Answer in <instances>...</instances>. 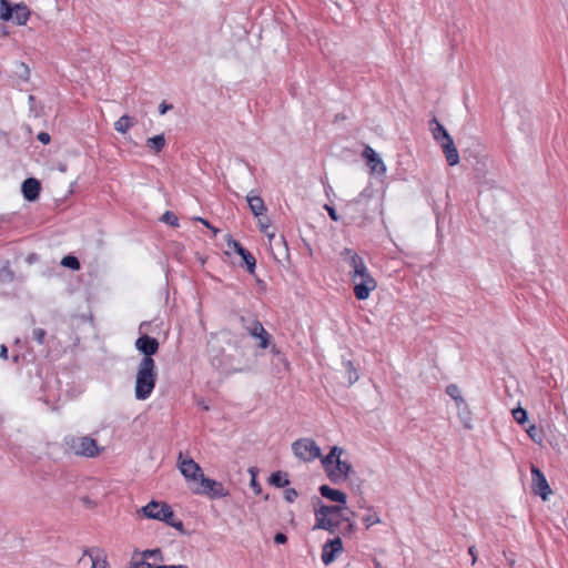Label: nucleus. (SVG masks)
<instances>
[{
	"label": "nucleus",
	"mask_w": 568,
	"mask_h": 568,
	"mask_svg": "<svg viewBox=\"0 0 568 568\" xmlns=\"http://www.w3.org/2000/svg\"><path fill=\"white\" fill-rule=\"evenodd\" d=\"M458 408V417L463 424V426L467 429H471L473 428V425H471V412H470V408L469 406L467 405L466 402H464V404H462L460 407H457Z\"/></svg>",
	"instance_id": "bb28decb"
},
{
	"label": "nucleus",
	"mask_w": 568,
	"mask_h": 568,
	"mask_svg": "<svg viewBox=\"0 0 568 568\" xmlns=\"http://www.w3.org/2000/svg\"><path fill=\"white\" fill-rule=\"evenodd\" d=\"M287 541V536L284 532H276L274 536V542L277 545H283Z\"/></svg>",
	"instance_id": "37998d69"
},
{
	"label": "nucleus",
	"mask_w": 568,
	"mask_h": 568,
	"mask_svg": "<svg viewBox=\"0 0 568 568\" xmlns=\"http://www.w3.org/2000/svg\"><path fill=\"white\" fill-rule=\"evenodd\" d=\"M363 158L366 160V164L369 166L372 174H384L386 172L385 163L382 161L379 154L369 145L365 146Z\"/></svg>",
	"instance_id": "f8f14e48"
},
{
	"label": "nucleus",
	"mask_w": 568,
	"mask_h": 568,
	"mask_svg": "<svg viewBox=\"0 0 568 568\" xmlns=\"http://www.w3.org/2000/svg\"><path fill=\"white\" fill-rule=\"evenodd\" d=\"M373 562H374V567H375V568H387V567H384V566L382 565V562H381L377 558H374V559H373Z\"/></svg>",
	"instance_id": "864d4df0"
},
{
	"label": "nucleus",
	"mask_w": 568,
	"mask_h": 568,
	"mask_svg": "<svg viewBox=\"0 0 568 568\" xmlns=\"http://www.w3.org/2000/svg\"><path fill=\"white\" fill-rule=\"evenodd\" d=\"M144 559L153 558L155 560H163V555L160 548L146 549L140 554Z\"/></svg>",
	"instance_id": "c9c22d12"
},
{
	"label": "nucleus",
	"mask_w": 568,
	"mask_h": 568,
	"mask_svg": "<svg viewBox=\"0 0 568 568\" xmlns=\"http://www.w3.org/2000/svg\"><path fill=\"white\" fill-rule=\"evenodd\" d=\"M297 491L295 488H286L284 491V498L287 503H293L297 497Z\"/></svg>",
	"instance_id": "a19ab883"
},
{
	"label": "nucleus",
	"mask_w": 568,
	"mask_h": 568,
	"mask_svg": "<svg viewBox=\"0 0 568 568\" xmlns=\"http://www.w3.org/2000/svg\"><path fill=\"white\" fill-rule=\"evenodd\" d=\"M343 454V448L338 446H333L329 450V453L322 458V464L327 470L328 468L333 467L337 460L341 459V455Z\"/></svg>",
	"instance_id": "412c9836"
},
{
	"label": "nucleus",
	"mask_w": 568,
	"mask_h": 568,
	"mask_svg": "<svg viewBox=\"0 0 568 568\" xmlns=\"http://www.w3.org/2000/svg\"><path fill=\"white\" fill-rule=\"evenodd\" d=\"M19 69H20V71H18L19 77L21 79H23L24 81H28L29 77H30V69H29V67L27 64H24V63H20Z\"/></svg>",
	"instance_id": "79ce46f5"
},
{
	"label": "nucleus",
	"mask_w": 568,
	"mask_h": 568,
	"mask_svg": "<svg viewBox=\"0 0 568 568\" xmlns=\"http://www.w3.org/2000/svg\"><path fill=\"white\" fill-rule=\"evenodd\" d=\"M29 101L33 102L34 101V97L33 95H29Z\"/></svg>",
	"instance_id": "13d9d810"
},
{
	"label": "nucleus",
	"mask_w": 568,
	"mask_h": 568,
	"mask_svg": "<svg viewBox=\"0 0 568 568\" xmlns=\"http://www.w3.org/2000/svg\"><path fill=\"white\" fill-rule=\"evenodd\" d=\"M0 358L8 359V347L4 344L0 345Z\"/></svg>",
	"instance_id": "49530a36"
},
{
	"label": "nucleus",
	"mask_w": 568,
	"mask_h": 568,
	"mask_svg": "<svg viewBox=\"0 0 568 568\" xmlns=\"http://www.w3.org/2000/svg\"><path fill=\"white\" fill-rule=\"evenodd\" d=\"M196 221L201 222L203 225H205L209 229H213V226L210 224V222L202 217H196Z\"/></svg>",
	"instance_id": "3c124183"
},
{
	"label": "nucleus",
	"mask_w": 568,
	"mask_h": 568,
	"mask_svg": "<svg viewBox=\"0 0 568 568\" xmlns=\"http://www.w3.org/2000/svg\"><path fill=\"white\" fill-rule=\"evenodd\" d=\"M135 124L136 119L134 116L124 114L114 123V130L121 134H125Z\"/></svg>",
	"instance_id": "5701e85b"
},
{
	"label": "nucleus",
	"mask_w": 568,
	"mask_h": 568,
	"mask_svg": "<svg viewBox=\"0 0 568 568\" xmlns=\"http://www.w3.org/2000/svg\"><path fill=\"white\" fill-rule=\"evenodd\" d=\"M37 139L43 143V144H48L51 140V136L48 132H40L37 136Z\"/></svg>",
	"instance_id": "c03bdc74"
},
{
	"label": "nucleus",
	"mask_w": 568,
	"mask_h": 568,
	"mask_svg": "<svg viewBox=\"0 0 568 568\" xmlns=\"http://www.w3.org/2000/svg\"><path fill=\"white\" fill-rule=\"evenodd\" d=\"M61 265L72 270V271H79L81 267L79 258L74 255H65L61 260Z\"/></svg>",
	"instance_id": "473e14b6"
},
{
	"label": "nucleus",
	"mask_w": 568,
	"mask_h": 568,
	"mask_svg": "<svg viewBox=\"0 0 568 568\" xmlns=\"http://www.w3.org/2000/svg\"><path fill=\"white\" fill-rule=\"evenodd\" d=\"M41 191V183L36 178H28L22 182L21 185V192L23 197L29 201L33 202L39 199Z\"/></svg>",
	"instance_id": "f3484780"
},
{
	"label": "nucleus",
	"mask_w": 568,
	"mask_h": 568,
	"mask_svg": "<svg viewBox=\"0 0 568 568\" xmlns=\"http://www.w3.org/2000/svg\"><path fill=\"white\" fill-rule=\"evenodd\" d=\"M45 336H47L45 329H43L41 327H36L32 329V339L34 342H37L39 345L45 344Z\"/></svg>",
	"instance_id": "f704fd0d"
},
{
	"label": "nucleus",
	"mask_w": 568,
	"mask_h": 568,
	"mask_svg": "<svg viewBox=\"0 0 568 568\" xmlns=\"http://www.w3.org/2000/svg\"><path fill=\"white\" fill-rule=\"evenodd\" d=\"M372 196V190L371 187H365L361 193L359 197H368Z\"/></svg>",
	"instance_id": "09e8293b"
},
{
	"label": "nucleus",
	"mask_w": 568,
	"mask_h": 568,
	"mask_svg": "<svg viewBox=\"0 0 568 568\" xmlns=\"http://www.w3.org/2000/svg\"><path fill=\"white\" fill-rule=\"evenodd\" d=\"M156 520L163 521L166 525L175 528L180 532H185L184 524L180 519H175L174 511L170 505H164L160 513L155 514Z\"/></svg>",
	"instance_id": "dca6fc26"
},
{
	"label": "nucleus",
	"mask_w": 568,
	"mask_h": 568,
	"mask_svg": "<svg viewBox=\"0 0 568 568\" xmlns=\"http://www.w3.org/2000/svg\"><path fill=\"white\" fill-rule=\"evenodd\" d=\"M161 221L173 226V227H178L179 226V219L178 216L171 212V211H166L163 213L162 217H161Z\"/></svg>",
	"instance_id": "e433bc0d"
},
{
	"label": "nucleus",
	"mask_w": 568,
	"mask_h": 568,
	"mask_svg": "<svg viewBox=\"0 0 568 568\" xmlns=\"http://www.w3.org/2000/svg\"><path fill=\"white\" fill-rule=\"evenodd\" d=\"M281 241H282L283 245L285 246V250L287 251V244H286L285 237L281 236Z\"/></svg>",
	"instance_id": "4d7b16f0"
},
{
	"label": "nucleus",
	"mask_w": 568,
	"mask_h": 568,
	"mask_svg": "<svg viewBox=\"0 0 568 568\" xmlns=\"http://www.w3.org/2000/svg\"><path fill=\"white\" fill-rule=\"evenodd\" d=\"M31 17V10L23 3L12 4L9 0H0V19L13 21L17 26H26Z\"/></svg>",
	"instance_id": "20e7f679"
},
{
	"label": "nucleus",
	"mask_w": 568,
	"mask_h": 568,
	"mask_svg": "<svg viewBox=\"0 0 568 568\" xmlns=\"http://www.w3.org/2000/svg\"><path fill=\"white\" fill-rule=\"evenodd\" d=\"M19 361H20V355H19V354H14V355H12V362H13V363H16V364H17V363H19Z\"/></svg>",
	"instance_id": "5fc2aeb1"
},
{
	"label": "nucleus",
	"mask_w": 568,
	"mask_h": 568,
	"mask_svg": "<svg viewBox=\"0 0 568 568\" xmlns=\"http://www.w3.org/2000/svg\"><path fill=\"white\" fill-rule=\"evenodd\" d=\"M320 494L331 500L341 505H346L347 496L342 490L329 487L328 485H322L318 488Z\"/></svg>",
	"instance_id": "6ab92c4d"
},
{
	"label": "nucleus",
	"mask_w": 568,
	"mask_h": 568,
	"mask_svg": "<svg viewBox=\"0 0 568 568\" xmlns=\"http://www.w3.org/2000/svg\"><path fill=\"white\" fill-rule=\"evenodd\" d=\"M179 469L186 480L196 481L204 475L202 468L191 457L183 458V454L179 455Z\"/></svg>",
	"instance_id": "1a4fd4ad"
},
{
	"label": "nucleus",
	"mask_w": 568,
	"mask_h": 568,
	"mask_svg": "<svg viewBox=\"0 0 568 568\" xmlns=\"http://www.w3.org/2000/svg\"><path fill=\"white\" fill-rule=\"evenodd\" d=\"M246 329L251 336L258 338V347L266 348L270 345L271 335L258 320L252 321Z\"/></svg>",
	"instance_id": "2eb2a0df"
},
{
	"label": "nucleus",
	"mask_w": 568,
	"mask_h": 568,
	"mask_svg": "<svg viewBox=\"0 0 568 568\" xmlns=\"http://www.w3.org/2000/svg\"><path fill=\"white\" fill-rule=\"evenodd\" d=\"M6 276H8L9 280H12L13 278V273L10 270H7L6 271Z\"/></svg>",
	"instance_id": "6e6d98bb"
},
{
	"label": "nucleus",
	"mask_w": 568,
	"mask_h": 568,
	"mask_svg": "<svg viewBox=\"0 0 568 568\" xmlns=\"http://www.w3.org/2000/svg\"><path fill=\"white\" fill-rule=\"evenodd\" d=\"M62 448L65 454H73L87 458L98 456L102 448L95 439L90 436L67 435L62 439Z\"/></svg>",
	"instance_id": "7ed1b4c3"
},
{
	"label": "nucleus",
	"mask_w": 568,
	"mask_h": 568,
	"mask_svg": "<svg viewBox=\"0 0 568 568\" xmlns=\"http://www.w3.org/2000/svg\"><path fill=\"white\" fill-rule=\"evenodd\" d=\"M531 476H532V491L540 496L542 500H547L548 496L551 494L550 486L542 474V471L536 467L531 466Z\"/></svg>",
	"instance_id": "9d476101"
},
{
	"label": "nucleus",
	"mask_w": 568,
	"mask_h": 568,
	"mask_svg": "<svg viewBox=\"0 0 568 568\" xmlns=\"http://www.w3.org/2000/svg\"><path fill=\"white\" fill-rule=\"evenodd\" d=\"M135 348L143 355L140 362L155 363L152 358L159 352V341L148 334L141 335L134 343Z\"/></svg>",
	"instance_id": "0eeeda50"
},
{
	"label": "nucleus",
	"mask_w": 568,
	"mask_h": 568,
	"mask_svg": "<svg viewBox=\"0 0 568 568\" xmlns=\"http://www.w3.org/2000/svg\"><path fill=\"white\" fill-rule=\"evenodd\" d=\"M468 552L473 558V564H475V561L477 559L476 554H475V546L469 547Z\"/></svg>",
	"instance_id": "603ef678"
},
{
	"label": "nucleus",
	"mask_w": 568,
	"mask_h": 568,
	"mask_svg": "<svg viewBox=\"0 0 568 568\" xmlns=\"http://www.w3.org/2000/svg\"><path fill=\"white\" fill-rule=\"evenodd\" d=\"M171 104H166L165 102H162L159 106L160 114H165L169 109H171Z\"/></svg>",
	"instance_id": "de8ad7c7"
},
{
	"label": "nucleus",
	"mask_w": 568,
	"mask_h": 568,
	"mask_svg": "<svg viewBox=\"0 0 568 568\" xmlns=\"http://www.w3.org/2000/svg\"><path fill=\"white\" fill-rule=\"evenodd\" d=\"M353 466L346 460H337L336 464L326 470L327 477L333 484H339L347 479Z\"/></svg>",
	"instance_id": "9b49d317"
},
{
	"label": "nucleus",
	"mask_w": 568,
	"mask_h": 568,
	"mask_svg": "<svg viewBox=\"0 0 568 568\" xmlns=\"http://www.w3.org/2000/svg\"><path fill=\"white\" fill-rule=\"evenodd\" d=\"M140 555V552L134 551L132 559L130 561V568H155L156 566H153L148 561V559H144V557H141L138 559L136 557Z\"/></svg>",
	"instance_id": "2f4dec72"
},
{
	"label": "nucleus",
	"mask_w": 568,
	"mask_h": 568,
	"mask_svg": "<svg viewBox=\"0 0 568 568\" xmlns=\"http://www.w3.org/2000/svg\"><path fill=\"white\" fill-rule=\"evenodd\" d=\"M164 134H158L146 140V146L154 153H160L165 146Z\"/></svg>",
	"instance_id": "c85d7f7f"
},
{
	"label": "nucleus",
	"mask_w": 568,
	"mask_h": 568,
	"mask_svg": "<svg viewBox=\"0 0 568 568\" xmlns=\"http://www.w3.org/2000/svg\"><path fill=\"white\" fill-rule=\"evenodd\" d=\"M193 493L206 496L210 499H219L230 495L229 489H226L221 481L209 478L204 475L200 479V486L194 488Z\"/></svg>",
	"instance_id": "39448f33"
},
{
	"label": "nucleus",
	"mask_w": 568,
	"mask_h": 568,
	"mask_svg": "<svg viewBox=\"0 0 568 568\" xmlns=\"http://www.w3.org/2000/svg\"><path fill=\"white\" fill-rule=\"evenodd\" d=\"M155 568H187V566L186 565H170V566L160 565V566H156Z\"/></svg>",
	"instance_id": "8fccbe9b"
},
{
	"label": "nucleus",
	"mask_w": 568,
	"mask_h": 568,
	"mask_svg": "<svg viewBox=\"0 0 568 568\" xmlns=\"http://www.w3.org/2000/svg\"><path fill=\"white\" fill-rule=\"evenodd\" d=\"M294 455L304 462H312L321 457V448L311 438H300L292 444Z\"/></svg>",
	"instance_id": "423d86ee"
},
{
	"label": "nucleus",
	"mask_w": 568,
	"mask_h": 568,
	"mask_svg": "<svg viewBox=\"0 0 568 568\" xmlns=\"http://www.w3.org/2000/svg\"><path fill=\"white\" fill-rule=\"evenodd\" d=\"M272 352H273V353H275V352H276V353H278V352L275 349V346H273V347H272Z\"/></svg>",
	"instance_id": "bf43d9fd"
},
{
	"label": "nucleus",
	"mask_w": 568,
	"mask_h": 568,
	"mask_svg": "<svg viewBox=\"0 0 568 568\" xmlns=\"http://www.w3.org/2000/svg\"><path fill=\"white\" fill-rule=\"evenodd\" d=\"M164 505H168V504L164 501L151 500L148 505L142 507L141 511L143 513V515L146 518L156 519L158 516L152 515V514L160 513V510L163 508Z\"/></svg>",
	"instance_id": "393cba45"
},
{
	"label": "nucleus",
	"mask_w": 568,
	"mask_h": 568,
	"mask_svg": "<svg viewBox=\"0 0 568 568\" xmlns=\"http://www.w3.org/2000/svg\"><path fill=\"white\" fill-rule=\"evenodd\" d=\"M226 244L229 248H232L236 254H239L242 257L243 263L241 265L245 266L246 271L251 275H253L256 268V260L253 256V254L248 250H246L239 241L234 240L231 235H229Z\"/></svg>",
	"instance_id": "6e6552de"
},
{
	"label": "nucleus",
	"mask_w": 568,
	"mask_h": 568,
	"mask_svg": "<svg viewBox=\"0 0 568 568\" xmlns=\"http://www.w3.org/2000/svg\"><path fill=\"white\" fill-rule=\"evenodd\" d=\"M346 509V505H341V504H337V505H334V506H328V505H321V507L315 511V515H318V516H329V515H338L341 514L342 510Z\"/></svg>",
	"instance_id": "c756f323"
},
{
	"label": "nucleus",
	"mask_w": 568,
	"mask_h": 568,
	"mask_svg": "<svg viewBox=\"0 0 568 568\" xmlns=\"http://www.w3.org/2000/svg\"><path fill=\"white\" fill-rule=\"evenodd\" d=\"M429 124H435L434 128H432V132H433V138L436 140V141H444L446 140L447 138H452L449 135V133L447 132V130L444 128V125L442 123L438 122V120L434 116Z\"/></svg>",
	"instance_id": "a878e982"
},
{
	"label": "nucleus",
	"mask_w": 568,
	"mask_h": 568,
	"mask_svg": "<svg viewBox=\"0 0 568 568\" xmlns=\"http://www.w3.org/2000/svg\"><path fill=\"white\" fill-rule=\"evenodd\" d=\"M528 436L535 442V443H541L542 442V432L538 429L535 425H530L526 429Z\"/></svg>",
	"instance_id": "4c0bfd02"
},
{
	"label": "nucleus",
	"mask_w": 568,
	"mask_h": 568,
	"mask_svg": "<svg viewBox=\"0 0 568 568\" xmlns=\"http://www.w3.org/2000/svg\"><path fill=\"white\" fill-rule=\"evenodd\" d=\"M246 200H247L250 210L254 216H260L266 212V206L261 196L248 194Z\"/></svg>",
	"instance_id": "aec40b11"
},
{
	"label": "nucleus",
	"mask_w": 568,
	"mask_h": 568,
	"mask_svg": "<svg viewBox=\"0 0 568 568\" xmlns=\"http://www.w3.org/2000/svg\"><path fill=\"white\" fill-rule=\"evenodd\" d=\"M90 562L91 568H108L106 557L99 548L85 549L80 559V564L87 565Z\"/></svg>",
	"instance_id": "ddd939ff"
},
{
	"label": "nucleus",
	"mask_w": 568,
	"mask_h": 568,
	"mask_svg": "<svg viewBox=\"0 0 568 568\" xmlns=\"http://www.w3.org/2000/svg\"><path fill=\"white\" fill-rule=\"evenodd\" d=\"M315 516H316V523H315L314 529H323V530H327L331 534H333L339 525L338 521H334L332 518H328V516L327 517L318 516V515H315Z\"/></svg>",
	"instance_id": "4be33fe9"
},
{
	"label": "nucleus",
	"mask_w": 568,
	"mask_h": 568,
	"mask_svg": "<svg viewBox=\"0 0 568 568\" xmlns=\"http://www.w3.org/2000/svg\"><path fill=\"white\" fill-rule=\"evenodd\" d=\"M343 550V542L341 537H335L333 539H328L323 546L322 551V561L325 565H329L333 562L337 556Z\"/></svg>",
	"instance_id": "4468645a"
},
{
	"label": "nucleus",
	"mask_w": 568,
	"mask_h": 568,
	"mask_svg": "<svg viewBox=\"0 0 568 568\" xmlns=\"http://www.w3.org/2000/svg\"><path fill=\"white\" fill-rule=\"evenodd\" d=\"M343 365H344V369H345V377L347 379L348 385L351 386L358 381V378H359L358 371L352 361H344Z\"/></svg>",
	"instance_id": "cd10ccee"
},
{
	"label": "nucleus",
	"mask_w": 568,
	"mask_h": 568,
	"mask_svg": "<svg viewBox=\"0 0 568 568\" xmlns=\"http://www.w3.org/2000/svg\"><path fill=\"white\" fill-rule=\"evenodd\" d=\"M446 394L455 400L457 407H460L462 404H464L465 402V399L460 395V389L456 384H449L446 387Z\"/></svg>",
	"instance_id": "7c9ffc66"
},
{
	"label": "nucleus",
	"mask_w": 568,
	"mask_h": 568,
	"mask_svg": "<svg viewBox=\"0 0 568 568\" xmlns=\"http://www.w3.org/2000/svg\"><path fill=\"white\" fill-rule=\"evenodd\" d=\"M440 146L445 154L446 161L450 166H454L459 163V154L455 146L453 138H447L446 140L442 141Z\"/></svg>",
	"instance_id": "a211bd4d"
},
{
	"label": "nucleus",
	"mask_w": 568,
	"mask_h": 568,
	"mask_svg": "<svg viewBox=\"0 0 568 568\" xmlns=\"http://www.w3.org/2000/svg\"><path fill=\"white\" fill-rule=\"evenodd\" d=\"M325 209L329 215V217L333 220V221H338V215L336 213V210L329 205H325Z\"/></svg>",
	"instance_id": "a18cd8bd"
},
{
	"label": "nucleus",
	"mask_w": 568,
	"mask_h": 568,
	"mask_svg": "<svg viewBox=\"0 0 568 568\" xmlns=\"http://www.w3.org/2000/svg\"><path fill=\"white\" fill-rule=\"evenodd\" d=\"M250 473H251V481H250V486L251 488L253 489V491L258 495L262 493V487L261 485L258 484L257 479H256V471L254 470V468H251L250 469Z\"/></svg>",
	"instance_id": "ea45409f"
},
{
	"label": "nucleus",
	"mask_w": 568,
	"mask_h": 568,
	"mask_svg": "<svg viewBox=\"0 0 568 568\" xmlns=\"http://www.w3.org/2000/svg\"><path fill=\"white\" fill-rule=\"evenodd\" d=\"M158 381L155 363L140 362L138 365L134 395L138 400L148 399Z\"/></svg>",
	"instance_id": "f03ea898"
},
{
	"label": "nucleus",
	"mask_w": 568,
	"mask_h": 568,
	"mask_svg": "<svg viewBox=\"0 0 568 568\" xmlns=\"http://www.w3.org/2000/svg\"><path fill=\"white\" fill-rule=\"evenodd\" d=\"M511 414H513V417L514 419L518 423V424H524L527 422V410L524 409L523 407L518 406L516 408H514L511 410Z\"/></svg>",
	"instance_id": "72a5a7b5"
},
{
	"label": "nucleus",
	"mask_w": 568,
	"mask_h": 568,
	"mask_svg": "<svg viewBox=\"0 0 568 568\" xmlns=\"http://www.w3.org/2000/svg\"><path fill=\"white\" fill-rule=\"evenodd\" d=\"M341 256L349 267L355 297L359 301L366 300L371 291L376 287V281L368 273L364 260L351 248H344Z\"/></svg>",
	"instance_id": "f257e3e1"
},
{
	"label": "nucleus",
	"mask_w": 568,
	"mask_h": 568,
	"mask_svg": "<svg viewBox=\"0 0 568 568\" xmlns=\"http://www.w3.org/2000/svg\"><path fill=\"white\" fill-rule=\"evenodd\" d=\"M362 521L366 526V528H369L374 524L379 523V518L376 513L368 511L366 515L362 517Z\"/></svg>",
	"instance_id": "58836bf2"
},
{
	"label": "nucleus",
	"mask_w": 568,
	"mask_h": 568,
	"mask_svg": "<svg viewBox=\"0 0 568 568\" xmlns=\"http://www.w3.org/2000/svg\"><path fill=\"white\" fill-rule=\"evenodd\" d=\"M268 483L277 488H284L290 485L288 475L285 471L277 470L271 474Z\"/></svg>",
	"instance_id": "b1692460"
}]
</instances>
